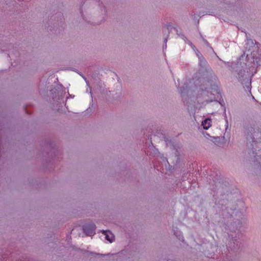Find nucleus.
Returning <instances> with one entry per match:
<instances>
[{
  "label": "nucleus",
  "instance_id": "f257e3e1",
  "mask_svg": "<svg viewBox=\"0 0 261 261\" xmlns=\"http://www.w3.org/2000/svg\"><path fill=\"white\" fill-rule=\"evenodd\" d=\"M83 9L88 12L97 15H105L106 13V8L99 0H85L82 6Z\"/></svg>",
  "mask_w": 261,
  "mask_h": 261
},
{
  "label": "nucleus",
  "instance_id": "f03ea898",
  "mask_svg": "<svg viewBox=\"0 0 261 261\" xmlns=\"http://www.w3.org/2000/svg\"><path fill=\"white\" fill-rule=\"evenodd\" d=\"M244 134L249 141L257 142L261 139V129L254 124H247L244 128Z\"/></svg>",
  "mask_w": 261,
  "mask_h": 261
},
{
  "label": "nucleus",
  "instance_id": "7ed1b4c3",
  "mask_svg": "<svg viewBox=\"0 0 261 261\" xmlns=\"http://www.w3.org/2000/svg\"><path fill=\"white\" fill-rule=\"evenodd\" d=\"M233 69L236 72H238V79L242 80V79L245 78V69L246 68V64L241 62H238L233 66Z\"/></svg>",
  "mask_w": 261,
  "mask_h": 261
},
{
  "label": "nucleus",
  "instance_id": "20e7f679",
  "mask_svg": "<svg viewBox=\"0 0 261 261\" xmlns=\"http://www.w3.org/2000/svg\"><path fill=\"white\" fill-rule=\"evenodd\" d=\"M96 226L93 223H91L88 225H84L83 227L84 232L87 236H92L95 234V229Z\"/></svg>",
  "mask_w": 261,
  "mask_h": 261
},
{
  "label": "nucleus",
  "instance_id": "39448f33",
  "mask_svg": "<svg viewBox=\"0 0 261 261\" xmlns=\"http://www.w3.org/2000/svg\"><path fill=\"white\" fill-rule=\"evenodd\" d=\"M101 232L106 236V239L109 241L110 243H112L115 240V237L114 234L109 230H102Z\"/></svg>",
  "mask_w": 261,
  "mask_h": 261
},
{
  "label": "nucleus",
  "instance_id": "423d86ee",
  "mask_svg": "<svg viewBox=\"0 0 261 261\" xmlns=\"http://www.w3.org/2000/svg\"><path fill=\"white\" fill-rule=\"evenodd\" d=\"M242 83L247 88L248 91L251 93V79L249 76H246L245 78L242 79Z\"/></svg>",
  "mask_w": 261,
  "mask_h": 261
},
{
  "label": "nucleus",
  "instance_id": "0eeeda50",
  "mask_svg": "<svg viewBox=\"0 0 261 261\" xmlns=\"http://www.w3.org/2000/svg\"><path fill=\"white\" fill-rule=\"evenodd\" d=\"M211 121V119H206L202 122V125L204 129H207L210 127L211 125L210 124Z\"/></svg>",
  "mask_w": 261,
  "mask_h": 261
},
{
  "label": "nucleus",
  "instance_id": "6e6552de",
  "mask_svg": "<svg viewBox=\"0 0 261 261\" xmlns=\"http://www.w3.org/2000/svg\"><path fill=\"white\" fill-rule=\"evenodd\" d=\"M197 55L198 56L199 59L200 60L199 65L203 68H205L206 65V61L204 60V58L201 54L200 55L197 54Z\"/></svg>",
  "mask_w": 261,
  "mask_h": 261
},
{
  "label": "nucleus",
  "instance_id": "1a4fd4ad",
  "mask_svg": "<svg viewBox=\"0 0 261 261\" xmlns=\"http://www.w3.org/2000/svg\"><path fill=\"white\" fill-rule=\"evenodd\" d=\"M256 155H254L256 161L258 162L259 164L261 166V150H259L257 152L255 153Z\"/></svg>",
  "mask_w": 261,
  "mask_h": 261
},
{
  "label": "nucleus",
  "instance_id": "9d476101",
  "mask_svg": "<svg viewBox=\"0 0 261 261\" xmlns=\"http://www.w3.org/2000/svg\"><path fill=\"white\" fill-rule=\"evenodd\" d=\"M90 254H91L92 256H102L106 255L105 254H100V253H94V252H90Z\"/></svg>",
  "mask_w": 261,
  "mask_h": 261
},
{
  "label": "nucleus",
  "instance_id": "9b49d317",
  "mask_svg": "<svg viewBox=\"0 0 261 261\" xmlns=\"http://www.w3.org/2000/svg\"><path fill=\"white\" fill-rule=\"evenodd\" d=\"M59 96H60L59 95H58V96H53V99H59Z\"/></svg>",
  "mask_w": 261,
  "mask_h": 261
},
{
  "label": "nucleus",
  "instance_id": "f8f14e48",
  "mask_svg": "<svg viewBox=\"0 0 261 261\" xmlns=\"http://www.w3.org/2000/svg\"><path fill=\"white\" fill-rule=\"evenodd\" d=\"M79 74L85 80V81H86V78L82 74V73H79Z\"/></svg>",
  "mask_w": 261,
  "mask_h": 261
},
{
  "label": "nucleus",
  "instance_id": "ddd939ff",
  "mask_svg": "<svg viewBox=\"0 0 261 261\" xmlns=\"http://www.w3.org/2000/svg\"><path fill=\"white\" fill-rule=\"evenodd\" d=\"M79 74L85 80V81H86V78L82 74V73H79Z\"/></svg>",
  "mask_w": 261,
  "mask_h": 261
},
{
  "label": "nucleus",
  "instance_id": "4468645a",
  "mask_svg": "<svg viewBox=\"0 0 261 261\" xmlns=\"http://www.w3.org/2000/svg\"><path fill=\"white\" fill-rule=\"evenodd\" d=\"M165 142H166V143H167V145H168V142H170V143H171V140H168L167 139L165 140Z\"/></svg>",
  "mask_w": 261,
  "mask_h": 261
},
{
  "label": "nucleus",
  "instance_id": "2eb2a0df",
  "mask_svg": "<svg viewBox=\"0 0 261 261\" xmlns=\"http://www.w3.org/2000/svg\"><path fill=\"white\" fill-rule=\"evenodd\" d=\"M87 85L89 86V82L86 80V81H85Z\"/></svg>",
  "mask_w": 261,
  "mask_h": 261
},
{
  "label": "nucleus",
  "instance_id": "dca6fc26",
  "mask_svg": "<svg viewBox=\"0 0 261 261\" xmlns=\"http://www.w3.org/2000/svg\"><path fill=\"white\" fill-rule=\"evenodd\" d=\"M164 41H165V42H166L167 41V38H166L165 39Z\"/></svg>",
  "mask_w": 261,
  "mask_h": 261
},
{
  "label": "nucleus",
  "instance_id": "f3484780",
  "mask_svg": "<svg viewBox=\"0 0 261 261\" xmlns=\"http://www.w3.org/2000/svg\"><path fill=\"white\" fill-rule=\"evenodd\" d=\"M51 91H53V92H55V90H52Z\"/></svg>",
  "mask_w": 261,
  "mask_h": 261
}]
</instances>
